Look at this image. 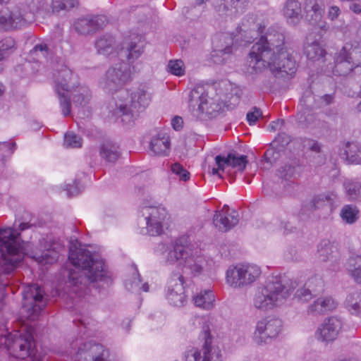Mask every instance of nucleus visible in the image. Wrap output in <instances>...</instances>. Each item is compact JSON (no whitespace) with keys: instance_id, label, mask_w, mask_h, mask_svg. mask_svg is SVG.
Here are the masks:
<instances>
[{"instance_id":"1","label":"nucleus","mask_w":361,"mask_h":361,"mask_svg":"<svg viewBox=\"0 0 361 361\" xmlns=\"http://www.w3.org/2000/svg\"><path fill=\"white\" fill-rule=\"evenodd\" d=\"M132 80L130 67L124 63L109 68L99 80V87L109 94H114V101L109 104L113 116H121L122 122L130 126L145 111L151 102V95L140 86L130 92L123 87Z\"/></svg>"},{"instance_id":"2","label":"nucleus","mask_w":361,"mask_h":361,"mask_svg":"<svg viewBox=\"0 0 361 361\" xmlns=\"http://www.w3.org/2000/svg\"><path fill=\"white\" fill-rule=\"evenodd\" d=\"M284 39L282 32L269 28L252 47L247 59V72L259 73L269 68L272 73H295L296 63L286 50Z\"/></svg>"},{"instance_id":"3","label":"nucleus","mask_w":361,"mask_h":361,"mask_svg":"<svg viewBox=\"0 0 361 361\" xmlns=\"http://www.w3.org/2000/svg\"><path fill=\"white\" fill-rule=\"evenodd\" d=\"M68 259L74 267L70 270L66 286L69 290L67 299L74 305L85 296L86 281L91 283L104 281L109 283L110 279L105 269L104 261L96 253H92L85 247L72 245L69 250Z\"/></svg>"},{"instance_id":"4","label":"nucleus","mask_w":361,"mask_h":361,"mask_svg":"<svg viewBox=\"0 0 361 361\" xmlns=\"http://www.w3.org/2000/svg\"><path fill=\"white\" fill-rule=\"evenodd\" d=\"M54 80L59 106L64 116H69L71 112V95L75 106L85 107L89 104L92 98L90 90L87 86L78 83L77 75L66 65L62 63L55 69Z\"/></svg>"},{"instance_id":"5","label":"nucleus","mask_w":361,"mask_h":361,"mask_svg":"<svg viewBox=\"0 0 361 361\" xmlns=\"http://www.w3.org/2000/svg\"><path fill=\"white\" fill-rule=\"evenodd\" d=\"M296 287V281L286 276H272L255 289L252 306L259 312L273 310L284 305Z\"/></svg>"},{"instance_id":"6","label":"nucleus","mask_w":361,"mask_h":361,"mask_svg":"<svg viewBox=\"0 0 361 361\" xmlns=\"http://www.w3.org/2000/svg\"><path fill=\"white\" fill-rule=\"evenodd\" d=\"M49 14L45 0H30L27 5L21 4L0 10V30L10 31L24 27L39 18Z\"/></svg>"},{"instance_id":"7","label":"nucleus","mask_w":361,"mask_h":361,"mask_svg":"<svg viewBox=\"0 0 361 361\" xmlns=\"http://www.w3.org/2000/svg\"><path fill=\"white\" fill-rule=\"evenodd\" d=\"M266 25L258 19L255 15L250 14L245 17L241 25L236 29V33L232 35L224 47L214 51L212 57L215 63H223L225 59H219L216 57L230 54L235 46H245L250 44L257 35L264 33Z\"/></svg>"},{"instance_id":"8","label":"nucleus","mask_w":361,"mask_h":361,"mask_svg":"<svg viewBox=\"0 0 361 361\" xmlns=\"http://www.w3.org/2000/svg\"><path fill=\"white\" fill-rule=\"evenodd\" d=\"M213 318L211 316H194L189 320L193 326L200 325L201 331L198 339L202 343L201 348H194L192 356L194 361H222L223 355L219 346L213 344V336L211 328L213 325Z\"/></svg>"},{"instance_id":"9","label":"nucleus","mask_w":361,"mask_h":361,"mask_svg":"<svg viewBox=\"0 0 361 361\" xmlns=\"http://www.w3.org/2000/svg\"><path fill=\"white\" fill-rule=\"evenodd\" d=\"M34 329L24 326L20 331H14L8 335L1 336L0 343L4 345L9 353L18 359L30 357L31 361H42L32 355L35 350Z\"/></svg>"},{"instance_id":"10","label":"nucleus","mask_w":361,"mask_h":361,"mask_svg":"<svg viewBox=\"0 0 361 361\" xmlns=\"http://www.w3.org/2000/svg\"><path fill=\"white\" fill-rule=\"evenodd\" d=\"M160 250H165L164 257L169 263L178 262L183 265L185 269L190 270L194 276L200 274L204 269L207 262L204 258L198 255V251L192 252L188 247H185L177 242L169 245L161 244Z\"/></svg>"},{"instance_id":"11","label":"nucleus","mask_w":361,"mask_h":361,"mask_svg":"<svg viewBox=\"0 0 361 361\" xmlns=\"http://www.w3.org/2000/svg\"><path fill=\"white\" fill-rule=\"evenodd\" d=\"M333 101L331 94L322 97L315 96L310 91H306L300 99L301 109L297 114L298 120L312 129L327 128L326 123L321 119V116L312 112L313 109L320 108L331 104Z\"/></svg>"},{"instance_id":"12","label":"nucleus","mask_w":361,"mask_h":361,"mask_svg":"<svg viewBox=\"0 0 361 361\" xmlns=\"http://www.w3.org/2000/svg\"><path fill=\"white\" fill-rule=\"evenodd\" d=\"M262 274L259 266L241 262L228 267L225 274L226 284L237 289L247 288L259 280Z\"/></svg>"},{"instance_id":"13","label":"nucleus","mask_w":361,"mask_h":361,"mask_svg":"<svg viewBox=\"0 0 361 361\" xmlns=\"http://www.w3.org/2000/svg\"><path fill=\"white\" fill-rule=\"evenodd\" d=\"M357 53V49H353L352 44H345L336 54L334 63L324 64L322 71L327 76L349 75L354 69L361 67V62L355 60Z\"/></svg>"},{"instance_id":"14","label":"nucleus","mask_w":361,"mask_h":361,"mask_svg":"<svg viewBox=\"0 0 361 361\" xmlns=\"http://www.w3.org/2000/svg\"><path fill=\"white\" fill-rule=\"evenodd\" d=\"M189 105L194 116L200 119L212 118L221 109V104L209 97L208 91L202 86L192 89Z\"/></svg>"},{"instance_id":"15","label":"nucleus","mask_w":361,"mask_h":361,"mask_svg":"<svg viewBox=\"0 0 361 361\" xmlns=\"http://www.w3.org/2000/svg\"><path fill=\"white\" fill-rule=\"evenodd\" d=\"M283 321L273 315L259 319L255 324L252 335L253 341L258 345H263L276 338L283 331Z\"/></svg>"},{"instance_id":"16","label":"nucleus","mask_w":361,"mask_h":361,"mask_svg":"<svg viewBox=\"0 0 361 361\" xmlns=\"http://www.w3.org/2000/svg\"><path fill=\"white\" fill-rule=\"evenodd\" d=\"M71 350L65 352L68 355L73 354L74 361H80L84 357L85 360L92 359L93 361H107L109 351L103 345L92 342H84L83 338H77L71 343Z\"/></svg>"},{"instance_id":"17","label":"nucleus","mask_w":361,"mask_h":361,"mask_svg":"<svg viewBox=\"0 0 361 361\" xmlns=\"http://www.w3.org/2000/svg\"><path fill=\"white\" fill-rule=\"evenodd\" d=\"M167 216V212L164 207L144 205L141 207L138 222L145 225L150 235H159L163 231V224Z\"/></svg>"},{"instance_id":"18","label":"nucleus","mask_w":361,"mask_h":361,"mask_svg":"<svg viewBox=\"0 0 361 361\" xmlns=\"http://www.w3.org/2000/svg\"><path fill=\"white\" fill-rule=\"evenodd\" d=\"M23 309L27 311V318L35 320L47 305L44 290L37 284L27 286L23 293Z\"/></svg>"},{"instance_id":"19","label":"nucleus","mask_w":361,"mask_h":361,"mask_svg":"<svg viewBox=\"0 0 361 361\" xmlns=\"http://www.w3.org/2000/svg\"><path fill=\"white\" fill-rule=\"evenodd\" d=\"M184 283L183 276L180 273H173L170 276L165 290V298L171 305L180 307L186 304Z\"/></svg>"},{"instance_id":"20","label":"nucleus","mask_w":361,"mask_h":361,"mask_svg":"<svg viewBox=\"0 0 361 361\" xmlns=\"http://www.w3.org/2000/svg\"><path fill=\"white\" fill-rule=\"evenodd\" d=\"M216 167L212 169V175L221 176V172H224L227 168L231 167L239 171H243L247 164V157L237 154H229L226 157L218 155L215 157Z\"/></svg>"},{"instance_id":"21","label":"nucleus","mask_w":361,"mask_h":361,"mask_svg":"<svg viewBox=\"0 0 361 361\" xmlns=\"http://www.w3.org/2000/svg\"><path fill=\"white\" fill-rule=\"evenodd\" d=\"M248 0H223L216 8V12L221 20L232 21L246 9Z\"/></svg>"},{"instance_id":"22","label":"nucleus","mask_w":361,"mask_h":361,"mask_svg":"<svg viewBox=\"0 0 361 361\" xmlns=\"http://www.w3.org/2000/svg\"><path fill=\"white\" fill-rule=\"evenodd\" d=\"M342 327V322L337 317L326 319L317 328L315 337L323 342H330L338 336Z\"/></svg>"},{"instance_id":"23","label":"nucleus","mask_w":361,"mask_h":361,"mask_svg":"<svg viewBox=\"0 0 361 361\" xmlns=\"http://www.w3.org/2000/svg\"><path fill=\"white\" fill-rule=\"evenodd\" d=\"M239 221L238 212L230 209L224 205L220 212H216L213 217V223L221 231H228L235 226Z\"/></svg>"},{"instance_id":"24","label":"nucleus","mask_w":361,"mask_h":361,"mask_svg":"<svg viewBox=\"0 0 361 361\" xmlns=\"http://www.w3.org/2000/svg\"><path fill=\"white\" fill-rule=\"evenodd\" d=\"M106 22V18L102 16L83 17L74 21L73 27L80 35H88L103 27Z\"/></svg>"},{"instance_id":"25","label":"nucleus","mask_w":361,"mask_h":361,"mask_svg":"<svg viewBox=\"0 0 361 361\" xmlns=\"http://www.w3.org/2000/svg\"><path fill=\"white\" fill-rule=\"evenodd\" d=\"M281 13L286 23L290 26L298 25L303 18L302 5L298 0H286Z\"/></svg>"},{"instance_id":"26","label":"nucleus","mask_w":361,"mask_h":361,"mask_svg":"<svg viewBox=\"0 0 361 361\" xmlns=\"http://www.w3.org/2000/svg\"><path fill=\"white\" fill-rule=\"evenodd\" d=\"M304 11L307 20L312 25H320L323 14L324 4L322 0H305L304 3Z\"/></svg>"},{"instance_id":"27","label":"nucleus","mask_w":361,"mask_h":361,"mask_svg":"<svg viewBox=\"0 0 361 361\" xmlns=\"http://www.w3.org/2000/svg\"><path fill=\"white\" fill-rule=\"evenodd\" d=\"M124 48L128 51V59L133 61L138 59L144 51L145 40L142 35L132 34L124 42Z\"/></svg>"},{"instance_id":"28","label":"nucleus","mask_w":361,"mask_h":361,"mask_svg":"<svg viewBox=\"0 0 361 361\" xmlns=\"http://www.w3.org/2000/svg\"><path fill=\"white\" fill-rule=\"evenodd\" d=\"M318 257L321 261L329 260L337 264L338 261V252L336 244L329 240L324 239L318 245Z\"/></svg>"},{"instance_id":"29","label":"nucleus","mask_w":361,"mask_h":361,"mask_svg":"<svg viewBox=\"0 0 361 361\" xmlns=\"http://www.w3.org/2000/svg\"><path fill=\"white\" fill-rule=\"evenodd\" d=\"M170 145L169 135L164 133H159L152 138L149 148L155 155L166 156L170 152Z\"/></svg>"},{"instance_id":"30","label":"nucleus","mask_w":361,"mask_h":361,"mask_svg":"<svg viewBox=\"0 0 361 361\" xmlns=\"http://www.w3.org/2000/svg\"><path fill=\"white\" fill-rule=\"evenodd\" d=\"M339 154L350 164H361V147L355 142L343 143Z\"/></svg>"},{"instance_id":"31","label":"nucleus","mask_w":361,"mask_h":361,"mask_svg":"<svg viewBox=\"0 0 361 361\" xmlns=\"http://www.w3.org/2000/svg\"><path fill=\"white\" fill-rule=\"evenodd\" d=\"M304 54L309 61L325 63L327 61V54L323 47L317 41L307 42L304 47Z\"/></svg>"},{"instance_id":"32","label":"nucleus","mask_w":361,"mask_h":361,"mask_svg":"<svg viewBox=\"0 0 361 361\" xmlns=\"http://www.w3.org/2000/svg\"><path fill=\"white\" fill-rule=\"evenodd\" d=\"M194 305L204 310H211L215 306L216 298L213 290L210 289L201 290L192 296Z\"/></svg>"},{"instance_id":"33","label":"nucleus","mask_w":361,"mask_h":361,"mask_svg":"<svg viewBox=\"0 0 361 361\" xmlns=\"http://www.w3.org/2000/svg\"><path fill=\"white\" fill-rule=\"evenodd\" d=\"M338 197L335 192H327L314 197L312 204L314 209L326 207L329 212H332L338 205Z\"/></svg>"},{"instance_id":"34","label":"nucleus","mask_w":361,"mask_h":361,"mask_svg":"<svg viewBox=\"0 0 361 361\" xmlns=\"http://www.w3.org/2000/svg\"><path fill=\"white\" fill-rule=\"evenodd\" d=\"M95 48L99 54L110 55L116 51L115 39L110 35H104L97 39Z\"/></svg>"},{"instance_id":"35","label":"nucleus","mask_w":361,"mask_h":361,"mask_svg":"<svg viewBox=\"0 0 361 361\" xmlns=\"http://www.w3.org/2000/svg\"><path fill=\"white\" fill-rule=\"evenodd\" d=\"M336 307L334 300L330 297H322L317 299L308 307V312L314 314H322Z\"/></svg>"},{"instance_id":"36","label":"nucleus","mask_w":361,"mask_h":361,"mask_svg":"<svg viewBox=\"0 0 361 361\" xmlns=\"http://www.w3.org/2000/svg\"><path fill=\"white\" fill-rule=\"evenodd\" d=\"M51 56V53L46 44H37L30 51L28 61L31 62L43 63L47 61Z\"/></svg>"},{"instance_id":"37","label":"nucleus","mask_w":361,"mask_h":361,"mask_svg":"<svg viewBox=\"0 0 361 361\" xmlns=\"http://www.w3.org/2000/svg\"><path fill=\"white\" fill-rule=\"evenodd\" d=\"M346 269L353 281L361 284V255L350 256L348 259Z\"/></svg>"},{"instance_id":"38","label":"nucleus","mask_w":361,"mask_h":361,"mask_svg":"<svg viewBox=\"0 0 361 361\" xmlns=\"http://www.w3.org/2000/svg\"><path fill=\"white\" fill-rule=\"evenodd\" d=\"M314 282H317L320 286H322V281L320 279L317 277L312 278L305 284L307 287H302L298 288L295 293V298L302 302H308L312 297V290H310L311 288L312 290H316L315 288L312 286Z\"/></svg>"},{"instance_id":"39","label":"nucleus","mask_w":361,"mask_h":361,"mask_svg":"<svg viewBox=\"0 0 361 361\" xmlns=\"http://www.w3.org/2000/svg\"><path fill=\"white\" fill-rule=\"evenodd\" d=\"M125 287L129 291L142 290L144 292L149 291V285L147 283L141 284L140 274L136 268L132 271L131 276L125 281Z\"/></svg>"},{"instance_id":"40","label":"nucleus","mask_w":361,"mask_h":361,"mask_svg":"<svg viewBox=\"0 0 361 361\" xmlns=\"http://www.w3.org/2000/svg\"><path fill=\"white\" fill-rule=\"evenodd\" d=\"M359 210L357 207L352 204L344 205L341 212L340 216L342 221L347 224H353L357 221Z\"/></svg>"},{"instance_id":"41","label":"nucleus","mask_w":361,"mask_h":361,"mask_svg":"<svg viewBox=\"0 0 361 361\" xmlns=\"http://www.w3.org/2000/svg\"><path fill=\"white\" fill-rule=\"evenodd\" d=\"M99 154L102 159L109 162H114L119 157L118 147L112 144H104L99 150Z\"/></svg>"},{"instance_id":"42","label":"nucleus","mask_w":361,"mask_h":361,"mask_svg":"<svg viewBox=\"0 0 361 361\" xmlns=\"http://www.w3.org/2000/svg\"><path fill=\"white\" fill-rule=\"evenodd\" d=\"M345 192L350 200H357L361 193V183L358 181L347 180L343 183Z\"/></svg>"},{"instance_id":"43","label":"nucleus","mask_w":361,"mask_h":361,"mask_svg":"<svg viewBox=\"0 0 361 361\" xmlns=\"http://www.w3.org/2000/svg\"><path fill=\"white\" fill-rule=\"evenodd\" d=\"M347 307L352 314H361V292L349 295L346 300Z\"/></svg>"},{"instance_id":"44","label":"nucleus","mask_w":361,"mask_h":361,"mask_svg":"<svg viewBox=\"0 0 361 361\" xmlns=\"http://www.w3.org/2000/svg\"><path fill=\"white\" fill-rule=\"evenodd\" d=\"M168 71L176 76H183L185 73L184 63L180 59L170 60L167 66Z\"/></svg>"},{"instance_id":"45","label":"nucleus","mask_w":361,"mask_h":361,"mask_svg":"<svg viewBox=\"0 0 361 361\" xmlns=\"http://www.w3.org/2000/svg\"><path fill=\"white\" fill-rule=\"evenodd\" d=\"M15 41L11 37H6L0 41V61L4 59L15 49Z\"/></svg>"},{"instance_id":"46","label":"nucleus","mask_w":361,"mask_h":361,"mask_svg":"<svg viewBox=\"0 0 361 361\" xmlns=\"http://www.w3.org/2000/svg\"><path fill=\"white\" fill-rule=\"evenodd\" d=\"M82 144V138L75 133L71 131L64 135L63 145L66 148H80Z\"/></svg>"},{"instance_id":"47","label":"nucleus","mask_w":361,"mask_h":361,"mask_svg":"<svg viewBox=\"0 0 361 361\" xmlns=\"http://www.w3.org/2000/svg\"><path fill=\"white\" fill-rule=\"evenodd\" d=\"M171 170L173 174L178 177L180 180L185 182L190 178L189 171L179 163L173 164L171 166Z\"/></svg>"},{"instance_id":"48","label":"nucleus","mask_w":361,"mask_h":361,"mask_svg":"<svg viewBox=\"0 0 361 361\" xmlns=\"http://www.w3.org/2000/svg\"><path fill=\"white\" fill-rule=\"evenodd\" d=\"M78 0H54L52 4L53 11H59L74 7Z\"/></svg>"},{"instance_id":"49","label":"nucleus","mask_w":361,"mask_h":361,"mask_svg":"<svg viewBox=\"0 0 361 361\" xmlns=\"http://www.w3.org/2000/svg\"><path fill=\"white\" fill-rule=\"evenodd\" d=\"M64 190L69 197L75 196L81 191V187L78 181H74L73 184L65 185Z\"/></svg>"},{"instance_id":"50","label":"nucleus","mask_w":361,"mask_h":361,"mask_svg":"<svg viewBox=\"0 0 361 361\" xmlns=\"http://www.w3.org/2000/svg\"><path fill=\"white\" fill-rule=\"evenodd\" d=\"M262 116L261 111L255 107L253 110L247 114V121L250 125H255L258 118Z\"/></svg>"},{"instance_id":"51","label":"nucleus","mask_w":361,"mask_h":361,"mask_svg":"<svg viewBox=\"0 0 361 361\" xmlns=\"http://www.w3.org/2000/svg\"><path fill=\"white\" fill-rule=\"evenodd\" d=\"M279 176L284 179H288L294 173V169L290 165H286L281 170L279 171Z\"/></svg>"},{"instance_id":"52","label":"nucleus","mask_w":361,"mask_h":361,"mask_svg":"<svg viewBox=\"0 0 361 361\" xmlns=\"http://www.w3.org/2000/svg\"><path fill=\"white\" fill-rule=\"evenodd\" d=\"M15 143L10 142H0V152L4 154H11L15 149Z\"/></svg>"},{"instance_id":"53","label":"nucleus","mask_w":361,"mask_h":361,"mask_svg":"<svg viewBox=\"0 0 361 361\" xmlns=\"http://www.w3.org/2000/svg\"><path fill=\"white\" fill-rule=\"evenodd\" d=\"M340 13V8L338 6H332L329 8L328 18L331 20H334L338 17Z\"/></svg>"},{"instance_id":"54","label":"nucleus","mask_w":361,"mask_h":361,"mask_svg":"<svg viewBox=\"0 0 361 361\" xmlns=\"http://www.w3.org/2000/svg\"><path fill=\"white\" fill-rule=\"evenodd\" d=\"M183 118L180 116H174L171 120V126L176 130H179L183 127Z\"/></svg>"},{"instance_id":"55","label":"nucleus","mask_w":361,"mask_h":361,"mask_svg":"<svg viewBox=\"0 0 361 361\" xmlns=\"http://www.w3.org/2000/svg\"><path fill=\"white\" fill-rule=\"evenodd\" d=\"M275 154H278L273 149H268L264 153V159L269 163H272L276 157H275Z\"/></svg>"},{"instance_id":"56","label":"nucleus","mask_w":361,"mask_h":361,"mask_svg":"<svg viewBox=\"0 0 361 361\" xmlns=\"http://www.w3.org/2000/svg\"><path fill=\"white\" fill-rule=\"evenodd\" d=\"M308 147L313 152H319L320 151V145L315 140H310L308 142Z\"/></svg>"},{"instance_id":"57","label":"nucleus","mask_w":361,"mask_h":361,"mask_svg":"<svg viewBox=\"0 0 361 361\" xmlns=\"http://www.w3.org/2000/svg\"><path fill=\"white\" fill-rule=\"evenodd\" d=\"M283 121H281V120H278L276 121H273L271 122L269 125V128L270 129V130H276L277 129V127L279 124H282L283 123Z\"/></svg>"},{"instance_id":"58","label":"nucleus","mask_w":361,"mask_h":361,"mask_svg":"<svg viewBox=\"0 0 361 361\" xmlns=\"http://www.w3.org/2000/svg\"><path fill=\"white\" fill-rule=\"evenodd\" d=\"M350 9L355 13H360L361 12V5L358 4H353L350 6Z\"/></svg>"},{"instance_id":"59","label":"nucleus","mask_w":361,"mask_h":361,"mask_svg":"<svg viewBox=\"0 0 361 361\" xmlns=\"http://www.w3.org/2000/svg\"><path fill=\"white\" fill-rule=\"evenodd\" d=\"M30 227V225L28 223H21L18 226V229L20 231H24L29 228Z\"/></svg>"},{"instance_id":"60","label":"nucleus","mask_w":361,"mask_h":361,"mask_svg":"<svg viewBox=\"0 0 361 361\" xmlns=\"http://www.w3.org/2000/svg\"><path fill=\"white\" fill-rule=\"evenodd\" d=\"M289 223H285L283 225V229L285 231L290 232L291 231V229L289 228L288 224Z\"/></svg>"},{"instance_id":"61","label":"nucleus","mask_w":361,"mask_h":361,"mask_svg":"<svg viewBox=\"0 0 361 361\" xmlns=\"http://www.w3.org/2000/svg\"><path fill=\"white\" fill-rule=\"evenodd\" d=\"M4 92V86L1 82H0V97L3 94Z\"/></svg>"},{"instance_id":"62","label":"nucleus","mask_w":361,"mask_h":361,"mask_svg":"<svg viewBox=\"0 0 361 361\" xmlns=\"http://www.w3.org/2000/svg\"><path fill=\"white\" fill-rule=\"evenodd\" d=\"M208 0H195V2H196L197 4L201 5V4L205 3Z\"/></svg>"},{"instance_id":"63","label":"nucleus","mask_w":361,"mask_h":361,"mask_svg":"<svg viewBox=\"0 0 361 361\" xmlns=\"http://www.w3.org/2000/svg\"><path fill=\"white\" fill-rule=\"evenodd\" d=\"M8 1H9V0H0V4L7 3Z\"/></svg>"},{"instance_id":"64","label":"nucleus","mask_w":361,"mask_h":361,"mask_svg":"<svg viewBox=\"0 0 361 361\" xmlns=\"http://www.w3.org/2000/svg\"><path fill=\"white\" fill-rule=\"evenodd\" d=\"M357 108L360 111H361V102L358 104Z\"/></svg>"}]
</instances>
